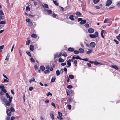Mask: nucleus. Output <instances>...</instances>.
Masks as SVG:
<instances>
[{
    "instance_id": "1",
    "label": "nucleus",
    "mask_w": 120,
    "mask_h": 120,
    "mask_svg": "<svg viewBox=\"0 0 120 120\" xmlns=\"http://www.w3.org/2000/svg\"><path fill=\"white\" fill-rule=\"evenodd\" d=\"M6 95L7 97L9 98V101L7 99L3 97L2 98V100L3 102L5 103L6 105L9 106L11 105V103L12 102L13 98L12 97L10 96L8 93H6Z\"/></svg>"
},
{
    "instance_id": "2",
    "label": "nucleus",
    "mask_w": 120,
    "mask_h": 120,
    "mask_svg": "<svg viewBox=\"0 0 120 120\" xmlns=\"http://www.w3.org/2000/svg\"><path fill=\"white\" fill-rule=\"evenodd\" d=\"M58 116L57 117V118L60 120H62L63 119V118L62 117V113L59 112H58Z\"/></svg>"
},
{
    "instance_id": "3",
    "label": "nucleus",
    "mask_w": 120,
    "mask_h": 120,
    "mask_svg": "<svg viewBox=\"0 0 120 120\" xmlns=\"http://www.w3.org/2000/svg\"><path fill=\"white\" fill-rule=\"evenodd\" d=\"M0 88L1 90L4 93H6L7 92V91L5 89V87L3 86H0Z\"/></svg>"
},
{
    "instance_id": "4",
    "label": "nucleus",
    "mask_w": 120,
    "mask_h": 120,
    "mask_svg": "<svg viewBox=\"0 0 120 120\" xmlns=\"http://www.w3.org/2000/svg\"><path fill=\"white\" fill-rule=\"evenodd\" d=\"M112 3V1L110 0H107L106 3V5L107 6H109Z\"/></svg>"
},
{
    "instance_id": "5",
    "label": "nucleus",
    "mask_w": 120,
    "mask_h": 120,
    "mask_svg": "<svg viewBox=\"0 0 120 120\" xmlns=\"http://www.w3.org/2000/svg\"><path fill=\"white\" fill-rule=\"evenodd\" d=\"M90 45L91 47L94 48L96 45V44L94 42H92L90 43Z\"/></svg>"
},
{
    "instance_id": "6",
    "label": "nucleus",
    "mask_w": 120,
    "mask_h": 120,
    "mask_svg": "<svg viewBox=\"0 0 120 120\" xmlns=\"http://www.w3.org/2000/svg\"><path fill=\"white\" fill-rule=\"evenodd\" d=\"M6 113L7 115L9 116H10L11 115V111L9 109H7Z\"/></svg>"
},
{
    "instance_id": "7",
    "label": "nucleus",
    "mask_w": 120,
    "mask_h": 120,
    "mask_svg": "<svg viewBox=\"0 0 120 120\" xmlns=\"http://www.w3.org/2000/svg\"><path fill=\"white\" fill-rule=\"evenodd\" d=\"M88 32L90 33H92L94 32V30L92 28H89L88 30Z\"/></svg>"
},
{
    "instance_id": "8",
    "label": "nucleus",
    "mask_w": 120,
    "mask_h": 120,
    "mask_svg": "<svg viewBox=\"0 0 120 120\" xmlns=\"http://www.w3.org/2000/svg\"><path fill=\"white\" fill-rule=\"evenodd\" d=\"M79 52L80 53H82L84 52V50L82 48H80L79 49Z\"/></svg>"
},
{
    "instance_id": "9",
    "label": "nucleus",
    "mask_w": 120,
    "mask_h": 120,
    "mask_svg": "<svg viewBox=\"0 0 120 120\" xmlns=\"http://www.w3.org/2000/svg\"><path fill=\"white\" fill-rule=\"evenodd\" d=\"M51 117L52 120L54 119V116L53 115V112L52 111L50 113Z\"/></svg>"
},
{
    "instance_id": "10",
    "label": "nucleus",
    "mask_w": 120,
    "mask_h": 120,
    "mask_svg": "<svg viewBox=\"0 0 120 120\" xmlns=\"http://www.w3.org/2000/svg\"><path fill=\"white\" fill-rule=\"evenodd\" d=\"M32 81L35 82V80L34 78H31L29 80V82L30 83H31Z\"/></svg>"
},
{
    "instance_id": "11",
    "label": "nucleus",
    "mask_w": 120,
    "mask_h": 120,
    "mask_svg": "<svg viewBox=\"0 0 120 120\" xmlns=\"http://www.w3.org/2000/svg\"><path fill=\"white\" fill-rule=\"evenodd\" d=\"M69 19L71 20H74L75 19L73 15H70L69 17Z\"/></svg>"
},
{
    "instance_id": "12",
    "label": "nucleus",
    "mask_w": 120,
    "mask_h": 120,
    "mask_svg": "<svg viewBox=\"0 0 120 120\" xmlns=\"http://www.w3.org/2000/svg\"><path fill=\"white\" fill-rule=\"evenodd\" d=\"M111 67L116 70H118V67L116 65H112Z\"/></svg>"
},
{
    "instance_id": "13",
    "label": "nucleus",
    "mask_w": 120,
    "mask_h": 120,
    "mask_svg": "<svg viewBox=\"0 0 120 120\" xmlns=\"http://www.w3.org/2000/svg\"><path fill=\"white\" fill-rule=\"evenodd\" d=\"M86 22V20H82L80 22V24L81 25H83Z\"/></svg>"
},
{
    "instance_id": "14",
    "label": "nucleus",
    "mask_w": 120,
    "mask_h": 120,
    "mask_svg": "<svg viewBox=\"0 0 120 120\" xmlns=\"http://www.w3.org/2000/svg\"><path fill=\"white\" fill-rule=\"evenodd\" d=\"M30 50L32 51H33L34 49V46L31 45H30Z\"/></svg>"
},
{
    "instance_id": "15",
    "label": "nucleus",
    "mask_w": 120,
    "mask_h": 120,
    "mask_svg": "<svg viewBox=\"0 0 120 120\" xmlns=\"http://www.w3.org/2000/svg\"><path fill=\"white\" fill-rule=\"evenodd\" d=\"M73 63L74 64V66L76 67L77 66V60H74L73 61Z\"/></svg>"
},
{
    "instance_id": "16",
    "label": "nucleus",
    "mask_w": 120,
    "mask_h": 120,
    "mask_svg": "<svg viewBox=\"0 0 120 120\" xmlns=\"http://www.w3.org/2000/svg\"><path fill=\"white\" fill-rule=\"evenodd\" d=\"M79 59L80 60H82V59L81 58H80L79 56H77L76 57H75L74 56H73V59Z\"/></svg>"
},
{
    "instance_id": "17",
    "label": "nucleus",
    "mask_w": 120,
    "mask_h": 120,
    "mask_svg": "<svg viewBox=\"0 0 120 120\" xmlns=\"http://www.w3.org/2000/svg\"><path fill=\"white\" fill-rule=\"evenodd\" d=\"M94 64L96 65H97L98 64H100V65H101L102 64L101 63H98L97 61H95L94 62Z\"/></svg>"
},
{
    "instance_id": "18",
    "label": "nucleus",
    "mask_w": 120,
    "mask_h": 120,
    "mask_svg": "<svg viewBox=\"0 0 120 120\" xmlns=\"http://www.w3.org/2000/svg\"><path fill=\"white\" fill-rule=\"evenodd\" d=\"M74 48L71 47L69 48L68 49V50L69 51L73 52L74 51Z\"/></svg>"
},
{
    "instance_id": "19",
    "label": "nucleus",
    "mask_w": 120,
    "mask_h": 120,
    "mask_svg": "<svg viewBox=\"0 0 120 120\" xmlns=\"http://www.w3.org/2000/svg\"><path fill=\"white\" fill-rule=\"evenodd\" d=\"M42 6L43 7H45L46 8H48V6L47 4H45L44 5H42Z\"/></svg>"
},
{
    "instance_id": "20",
    "label": "nucleus",
    "mask_w": 120,
    "mask_h": 120,
    "mask_svg": "<svg viewBox=\"0 0 120 120\" xmlns=\"http://www.w3.org/2000/svg\"><path fill=\"white\" fill-rule=\"evenodd\" d=\"M89 37L91 38H95V36L94 35H93L92 34H90L89 35Z\"/></svg>"
},
{
    "instance_id": "21",
    "label": "nucleus",
    "mask_w": 120,
    "mask_h": 120,
    "mask_svg": "<svg viewBox=\"0 0 120 120\" xmlns=\"http://www.w3.org/2000/svg\"><path fill=\"white\" fill-rule=\"evenodd\" d=\"M40 68L41 70L42 71H44L45 70V68L43 66H41Z\"/></svg>"
},
{
    "instance_id": "22",
    "label": "nucleus",
    "mask_w": 120,
    "mask_h": 120,
    "mask_svg": "<svg viewBox=\"0 0 120 120\" xmlns=\"http://www.w3.org/2000/svg\"><path fill=\"white\" fill-rule=\"evenodd\" d=\"M64 60L61 58H60L59 59V62H64Z\"/></svg>"
},
{
    "instance_id": "23",
    "label": "nucleus",
    "mask_w": 120,
    "mask_h": 120,
    "mask_svg": "<svg viewBox=\"0 0 120 120\" xmlns=\"http://www.w3.org/2000/svg\"><path fill=\"white\" fill-rule=\"evenodd\" d=\"M10 56V55L9 54H8L6 57L5 60H8L9 59Z\"/></svg>"
},
{
    "instance_id": "24",
    "label": "nucleus",
    "mask_w": 120,
    "mask_h": 120,
    "mask_svg": "<svg viewBox=\"0 0 120 120\" xmlns=\"http://www.w3.org/2000/svg\"><path fill=\"white\" fill-rule=\"evenodd\" d=\"M30 42V40H29L27 41L26 42V45H29Z\"/></svg>"
},
{
    "instance_id": "25",
    "label": "nucleus",
    "mask_w": 120,
    "mask_h": 120,
    "mask_svg": "<svg viewBox=\"0 0 120 120\" xmlns=\"http://www.w3.org/2000/svg\"><path fill=\"white\" fill-rule=\"evenodd\" d=\"M46 11L49 14H52V11L51 10L47 9V10Z\"/></svg>"
},
{
    "instance_id": "26",
    "label": "nucleus",
    "mask_w": 120,
    "mask_h": 120,
    "mask_svg": "<svg viewBox=\"0 0 120 120\" xmlns=\"http://www.w3.org/2000/svg\"><path fill=\"white\" fill-rule=\"evenodd\" d=\"M31 36L32 37L34 38H36L37 36L35 34H33L31 35Z\"/></svg>"
},
{
    "instance_id": "27",
    "label": "nucleus",
    "mask_w": 120,
    "mask_h": 120,
    "mask_svg": "<svg viewBox=\"0 0 120 120\" xmlns=\"http://www.w3.org/2000/svg\"><path fill=\"white\" fill-rule=\"evenodd\" d=\"M100 0H93V2L95 4H97L98 2Z\"/></svg>"
},
{
    "instance_id": "28",
    "label": "nucleus",
    "mask_w": 120,
    "mask_h": 120,
    "mask_svg": "<svg viewBox=\"0 0 120 120\" xmlns=\"http://www.w3.org/2000/svg\"><path fill=\"white\" fill-rule=\"evenodd\" d=\"M69 76L70 78L71 79H73L74 78V76L72 75H69Z\"/></svg>"
},
{
    "instance_id": "29",
    "label": "nucleus",
    "mask_w": 120,
    "mask_h": 120,
    "mask_svg": "<svg viewBox=\"0 0 120 120\" xmlns=\"http://www.w3.org/2000/svg\"><path fill=\"white\" fill-rule=\"evenodd\" d=\"M28 24L29 26H31L33 25V24L32 22L30 21L28 22Z\"/></svg>"
},
{
    "instance_id": "30",
    "label": "nucleus",
    "mask_w": 120,
    "mask_h": 120,
    "mask_svg": "<svg viewBox=\"0 0 120 120\" xmlns=\"http://www.w3.org/2000/svg\"><path fill=\"white\" fill-rule=\"evenodd\" d=\"M94 35L95 36V38L96 37H98V32H96L95 33V35Z\"/></svg>"
},
{
    "instance_id": "31",
    "label": "nucleus",
    "mask_w": 120,
    "mask_h": 120,
    "mask_svg": "<svg viewBox=\"0 0 120 120\" xmlns=\"http://www.w3.org/2000/svg\"><path fill=\"white\" fill-rule=\"evenodd\" d=\"M68 98L70 101L72 102L73 101V99L70 97H69Z\"/></svg>"
},
{
    "instance_id": "32",
    "label": "nucleus",
    "mask_w": 120,
    "mask_h": 120,
    "mask_svg": "<svg viewBox=\"0 0 120 120\" xmlns=\"http://www.w3.org/2000/svg\"><path fill=\"white\" fill-rule=\"evenodd\" d=\"M67 107H68V109L69 110H70L71 109V106L70 105H67Z\"/></svg>"
},
{
    "instance_id": "33",
    "label": "nucleus",
    "mask_w": 120,
    "mask_h": 120,
    "mask_svg": "<svg viewBox=\"0 0 120 120\" xmlns=\"http://www.w3.org/2000/svg\"><path fill=\"white\" fill-rule=\"evenodd\" d=\"M92 50L90 49H89L88 51L86 52V53L87 54H89L91 53L92 52Z\"/></svg>"
},
{
    "instance_id": "34",
    "label": "nucleus",
    "mask_w": 120,
    "mask_h": 120,
    "mask_svg": "<svg viewBox=\"0 0 120 120\" xmlns=\"http://www.w3.org/2000/svg\"><path fill=\"white\" fill-rule=\"evenodd\" d=\"M53 3H54L55 4L56 6H58V4L57 3L56 1H54V0H53Z\"/></svg>"
},
{
    "instance_id": "35",
    "label": "nucleus",
    "mask_w": 120,
    "mask_h": 120,
    "mask_svg": "<svg viewBox=\"0 0 120 120\" xmlns=\"http://www.w3.org/2000/svg\"><path fill=\"white\" fill-rule=\"evenodd\" d=\"M56 73L57 76H58L60 74V72L59 70H57L56 71Z\"/></svg>"
},
{
    "instance_id": "36",
    "label": "nucleus",
    "mask_w": 120,
    "mask_h": 120,
    "mask_svg": "<svg viewBox=\"0 0 120 120\" xmlns=\"http://www.w3.org/2000/svg\"><path fill=\"white\" fill-rule=\"evenodd\" d=\"M84 26L86 28H88L89 27V24L86 23L85 24Z\"/></svg>"
},
{
    "instance_id": "37",
    "label": "nucleus",
    "mask_w": 120,
    "mask_h": 120,
    "mask_svg": "<svg viewBox=\"0 0 120 120\" xmlns=\"http://www.w3.org/2000/svg\"><path fill=\"white\" fill-rule=\"evenodd\" d=\"M67 87L68 89H71L73 88V86L71 85H68L67 86Z\"/></svg>"
},
{
    "instance_id": "38",
    "label": "nucleus",
    "mask_w": 120,
    "mask_h": 120,
    "mask_svg": "<svg viewBox=\"0 0 120 120\" xmlns=\"http://www.w3.org/2000/svg\"><path fill=\"white\" fill-rule=\"evenodd\" d=\"M76 15L78 16H80L81 15V14L80 12H78L76 13Z\"/></svg>"
},
{
    "instance_id": "39",
    "label": "nucleus",
    "mask_w": 120,
    "mask_h": 120,
    "mask_svg": "<svg viewBox=\"0 0 120 120\" xmlns=\"http://www.w3.org/2000/svg\"><path fill=\"white\" fill-rule=\"evenodd\" d=\"M88 60H89L88 59V58H85L84 59H82V60H83V61H88Z\"/></svg>"
},
{
    "instance_id": "40",
    "label": "nucleus",
    "mask_w": 120,
    "mask_h": 120,
    "mask_svg": "<svg viewBox=\"0 0 120 120\" xmlns=\"http://www.w3.org/2000/svg\"><path fill=\"white\" fill-rule=\"evenodd\" d=\"M47 96L48 97L49 96H51L52 95V94L50 92H48V93L47 94Z\"/></svg>"
},
{
    "instance_id": "41",
    "label": "nucleus",
    "mask_w": 120,
    "mask_h": 120,
    "mask_svg": "<svg viewBox=\"0 0 120 120\" xmlns=\"http://www.w3.org/2000/svg\"><path fill=\"white\" fill-rule=\"evenodd\" d=\"M79 51H78L77 50H75L74 51V53L75 54H78L79 53Z\"/></svg>"
},
{
    "instance_id": "42",
    "label": "nucleus",
    "mask_w": 120,
    "mask_h": 120,
    "mask_svg": "<svg viewBox=\"0 0 120 120\" xmlns=\"http://www.w3.org/2000/svg\"><path fill=\"white\" fill-rule=\"evenodd\" d=\"M67 62V64L68 65V66H67L66 67L67 68H69V67H70L71 65V64L70 63H69V62Z\"/></svg>"
},
{
    "instance_id": "43",
    "label": "nucleus",
    "mask_w": 120,
    "mask_h": 120,
    "mask_svg": "<svg viewBox=\"0 0 120 120\" xmlns=\"http://www.w3.org/2000/svg\"><path fill=\"white\" fill-rule=\"evenodd\" d=\"M55 80V78H52L51 80V82H54Z\"/></svg>"
},
{
    "instance_id": "44",
    "label": "nucleus",
    "mask_w": 120,
    "mask_h": 120,
    "mask_svg": "<svg viewBox=\"0 0 120 120\" xmlns=\"http://www.w3.org/2000/svg\"><path fill=\"white\" fill-rule=\"evenodd\" d=\"M26 10L28 11H30V9L28 6H27L26 7Z\"/></svg>"
},
{
    "instance_id": "45",
    "label": "nucleus",
    "mask_w": 120,
    "mask_h": 120,
    "mask_svg": "<svg viewBox=\"0 0 120 120\" xmlns=\"http://www.w3.org/2000/svg\"><path fill=\"white\" fill-rule=\"evenodd\" d=\"M10 111H11L12 112H15V110L14 108L13 107H11L10 109Z\"/></svg>"
},
{
    "instance_id": "46",
    "label": "nucleus",
    "mask_w": 120,
    "mask_h": 120,
    "mask_svg": "<svg viewBox=\"0 0 120 120\" xmlns=\"http://www.w3.org/2000/svg\"><path fill=\"white\" fill-rule=\"evenodd\" d=\"M30 60L32 62H35V60L32 58H30Z\"/></svg>"
},
{
    "instance_id": "47",
    "label": "nucleus",
    "mask_w": 120,
    "mask_h": 120,
    "mask_svg": "<svg viewBox=\"0 0 120 120\" xmlns=\"http://www.w3.org/2000/svg\"><path fill=\"white\" fill-rule=\"evenodd\" d=\"M6 23V22L4 21H1L0 22V24H5Z\"/></svg>"
},
{
    "instance_id": "48",
    "label": "nucleus",
    "mask_w": 120,
    "mask_h": 120,
    "mask_svg": "<svg viewBox=\"0 0 120 120\" xmlns=\"http://www.w3.org/2000/svg\"><path fill=\"white\" fill-rule=\"evenodd\" d=\"M26 53L27 54V55L29 56H30V57H31V55L30 53L28 51H27L26 52Z\"/></svg>"
},
{
    "instance_id": "49",
    "label": "nucleus",
    "mask_w": 120,
    "mask_h": 120,
    "mask_svg": "<svg viewBox=\"0 0 120 120\" xmlns=\"http://www.w3.org/2000/svg\"><path fill=\"white\" fill-rule=\"evenodd\" d=\"M49 71L48 70H46L44 72V73L45 74H46L47 73H49Z\"/></svg>"
},
{
    "instance_id": "50",
    "label": "nucleus",
    "mask_w": 120,
    "mask_h": 120,
    "mask_svg": "<svg viewBox=\"0 0 120 120\" xmlns=\"http://www.w3.org/2000/svg\"><path fill=\"white\" fill-rule=\"evenodd\" d=\"M19 52L20 56H21L22 55V51L20 49L19 50Z\"/></svg>"
},
{
    "instance_id": "51",
    "label": "nucleus",
    "mask_w": 120,
    "mask_h": 120,
    "mask_svg": "<svg viewBox=\"0 0 120 120\" xmlns=\"http://www.w3.org/2000/svg\"><path fill=\"white\" fill-rule=\"evenodd\" d=\"M33 89V88L32 87H30L29 88V90L30 91H32Z\"/></svg>"
},
{
    "instance_id": "52",
    "label": "nucleus",
    "mask_w": 120,
    "mask_h": 120,
    "mask_svg": "<svg viewBox=\"0 0 120 120\" xmlns=\"http://www.w3.org/2000/svg\"><path fill=\"white\" fill-rule=\"evenodd\" d=\"M58 56V54H56L54 55V58L55 59L56 58H57Z\"/></svg>"
},
{
    "instance_id": "53",
    "label": "nucleus",
    "mask_w": 120,
    "mask_h": 120,
    "mask_svg": "<svg viewBox=\"0 0 120 120\" xmlns=\"http://www.w3.org/2000/svg\"><path fill=\"white\" fill-rule=\"evenodd\" d=\"M82 19L81 18H79L78 19V22H79L80 21H81L82 20Z\"/></svg>"
},
{
    "instance_id": "54",
    "label": "nucleus",
    "mask_w": 120,
    "mask_h": 120,
    "mask_svg": "<svg viewBox=\"0 0 120 120\" xmlns=\"http://www.w3.org/2000/svg\"><path fill=\"white\" fill-rule=\"evenodd\" d=\"M9 79H5L4 80V82H9Z\"/></svg>"
},
{
    "instance_id": "55",
    "label": "nucleus",
    "mask_w": 120,
    "mask_h": 120,
    "mask_svg": "<svg viewBox=\"0 0 120 120\" xmlns=\"http://www.w3.org/2000/svg\"><path fill=\"white\" fill-rule=\"evenodd\" d=\"M34 68L36 70H38V67L37 65H35Z\"/></svg>"
},
{
    "instance_id": "56",
    "label": "nucleus",
    "mask_w": 120,
    "mask_h": 120,
    "mask_svg": "<svg viewBox=\"0 0 120 120\" xmlns=\"http://www.w3.org/2000/svg\"><path fill=\"white\" fill-rule=\"evenodd\" d=\"M3 76L5 78L7 79H9L8 78V77L6 76V75L4 74L3 75Z\"/></svg>"
},
{
    "instance_id": "57",
    "label": "nucleus",
    "mask_w": 120,
    "mask_h": 120,
    "mask_svg": "<svg viewBox=\"0 0 120 120\" xmlns=\"http://www.w3.org/2000/svg\"><path fill=\"white\" fill-rule=\"evenodd\" d=\"M113 41H114L115 42L116 44H118L119 42L117 40H115V39H114L113 40Z\"/></svg>"
},
{
    "instance_id": "58",
    "label": "nucleus",
    "mask_w": 120,
    "mask_h": 120,
    "mask_svg": "<svg viewBox=\"0 0 120 120\" xmlns=\"http://www.w3.org/2000/svg\"><path fill=\"white\" fill-rule=\"evenodd\" d=\"M66 63H62L61 64V65L62 66H64L66 65Z\"/></svg>"
},
{
    "instance_id": "59",
    "label": "nucleus",
    "mask_w": 120,
    "mask_h": 120,
    "mask_svg": "<svg viewBox=\"0 0 120 120\" xmlns=\"http://www.w3.org/2000/svg\"><path fill=\"white\" fill-rule=\"evenodd\" d=\"M0 14L2 15H3L4 14L2 10H0Z\"/></svg>"
},
{
    "instance_id": "60",
    "label": "nucleus",
    "mask_w": 120,
    "mask_h": 120,
    "mask_svg": "<svg viewBox=\"0 0 120 120\" xmlns=\"http://www.w3.org/2000/svg\"><path fill=\"white\" fill-rule=\"evenodd\" d=\"M49 100H48V99H47L46 100V101H45V103H48L49 102Z\"/></svg>"
},
{
    "instance_id": "61",
    "label": "nucleus",
    "mask_w": 120,
    "mask_h": 120,
    "mask_svg": "<svg viewBox=\"0 0 120 120\" xmlns=\"http://www.w3.org/2000/svg\"><path fill=\"white\" fill-rule=\"evenodd\" d=\"M6 120H10V118L9 116H8L7 117V118H6Z\"/></svg>"
},
{
    "instance_id": "62",
    "label": "nucleus",
    "mask_w": 120,
    "mask_h": 120,
    "mask_svg": "<svg viewBox=\"0 0 120 120\" xmlns=\"http://www.w3.org/2000/svg\"><path fill=\"white\" fill-rule=\"evenodd\" d=\"M87 65H88V66L89 67H91V65L90 63H87Z\"/></svg>"
},
{
    "instance_id": "63",
    "label": "nucleus",
    "mask_w": 120,
    "mask_h": 120,
    "mask_svg": "<svg viewBox=\"0 0 120 120\" xmlns=\"http://www.w3.org/2000/svg\"><path fill=\"white\" fill-rule=\"evenodd\" d=\"M108 19H105L104 20V23H106L107 22V21H108Z\"/></svg>"
},
{
    "instance_id": "64",
    "label": "nucleus",
    "mask_w": 120,
    "mask_h": 120,
    "mask_svg": "<svg viewBox=\"0 0 120 120\" xmlns=\"http://www.w3.org/2000/svg\"><path fill=\"white\" fill-rule=\"evenodd\" d=\"M33 3H34V4L36 6L37 5V3L36 1H34Z\"/></svg>"
}]
</instances>
